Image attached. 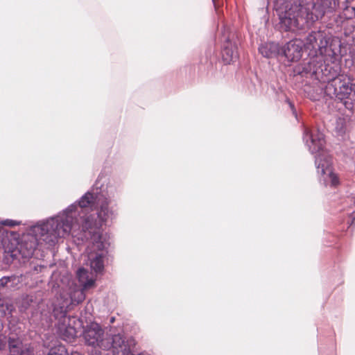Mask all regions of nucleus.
Masks as SVG:
<instances>
[{
	"label": "nucleus",
	"instance_id": "39448f33",
	"mask_svg": "<svg viewBox=\"0 0 355 355\" xmlns=\"http://www.w3.org/2000/svg\"><path fill=\"white\" fill-rule=\"evenodd\" d=\"M337 0H290V25L313 24L335 11Z\"/></svg>",
	"mask_w": 355,
	"mask_h": 355
},
{
	"label": "nucleus",
	"instance_id": "a878e982",
	"mask_svg": "<svg viewBox=\"0 0 355 355\" xmlns=\"http://www.w3.org/2000/svg\"><path fill=\"white\" fill-rule=\"evenodd\" d=\"M349 217L351 218L350 225L355 224V211L350 214Z\"/></svg>",
	"mask_w": 355,
	"mask_h": 355
},
{
	"label": "nucleus",
	"instance_id": "6e6552de",
	"mask_svg": "<svg viewBox=\"0 0 355 355\" xmlns=\"http://www.w3.org/2000/svg\"><path fill=\"white\" fill-rule=\"evenodd\" d=\"M288 51V42L284 44L276 42H266L260 45L259 52L265 58H276L278 61L283 63L286 67L288 62L287 51Z\"/></svg>",
	"mask_w": 355,
	"mask_h": 355
},
{
	"label": "nucleus",
	"instance_id": "a211bd4d",
	"mask_svg": "<svg viewBox=\"0 0 355 355\" xmlns=\"http://www.w3.org/2000/svg\"><path fill=\"white\" fill-rule=\"evenodd\" d=\"M47 355H69L66 347L62 344L52 347Z\"/></svg>",
	"mask_w": 355,
	"mask_h": 355
},
{
	"label": "nucleus",
	"instance_id": "f8f14e48",
	"mask_svg": "<svg viewBox=\"0 0 355 355\" xmlns=\"http://www.w3.org/2000/svg\"><path fill=\"white\" fill-rule=\"evenodd\" d=\"M73 320L74 324H80L81 322L79 319H76V317L69 316L68 324H66V321L61 322V325L59 327V331L61 338L67 342H71L77 336V331L76 327L72 325L70 322Z\"/></svg>",
	"mask_w": 355,
	"mask_h": 355
},
{
	"label": "nucleus",
	"instance_id": "dca6fc26",
	"mask_svg": "<svg viewBox=\"0 0 355 355\" xmlns=\"http://www.w3.org/2000/svg\"><path fill=\"white\" fill-rule=\"evenodd\" d=\"M76 275L80 287L83 289H88L94 286V280L92 278H89L88 271L84 268H80L77 270Z\"/></svg>",
	"mask_w": 355,
	"mask_h": 355
},
{
	"label": "nucleus",
	"instance_id": "f03ea898",
	"mask_svg": "<svg viewBox=\"0 0 355 355\" xmlns=\"http://www.w3.org/2000/svg\"><path fill=\"white\" fill-rule=\"evenodd\" d=\"M315 55L306 62H303L292 69V82L294 89L302 90L311 101H319L322 97L335 99L354 113L355 110V83L349 77L340 74L338 63L326 60L337 55ZM290 76L291 73H290Z\"/></svg>",
	"mask_w": 355,
	"mask_h": 355
},
{
	"label": "nucleus",
	"instance_id": "f257e3e1",
	"mask_svg": "<svg viewBox=\"0 0 355 355\" xmlns=\"http://www.w3.org/2000/svg\"><path fill=\"white\" fill-rule=\"evenodd\" d=\"M116 191L115 187L102 182L99 176L87 192L68 207V211L76 212V216L70 218V234L77 245L87 243L85 252L90 267L96 273L104 269L103 259L110 245V236L101 227L117 215L115 207L110 205Z\"/></svg>",
	"mask_w": 355,
	"mask_h": 355
},
{
	"label": "nucleus",
	"instance_id": "4468645a",
	"mask_svg": "<svg viewBox=\"0 0 355 355\" xmlns=\"http://www.w3.org/2000/svg\"><path fill=\"white\" fill-rule=\"evenodd\" d=\"M85 290L81 287L75 286L71 288L69 293V297H64V299L69 300V304H71V307L73 309V306L81 303L85 299Z\"/></svg>",
	"mask_w": 355,
	"mask_h": 355
},
{
	"label": "nucleus",
	"instance_id": "7c9ffc66",
	"mask_svg": "<svg viewBox=\"0 0 355 355\" xmlns=\"http://www.w3.org/2000/svg\"><path fill=\"white\" fill-rule=\"evenodd\" d=\"M212 1H213L214 4L215 5V0H212Z\"/></svg>",
	"mask_w": 355,
	"mask_h": 355
},
{
	"label": "nucleus",
	"instance_id": "1a4fd4ad",
	"mask_svg": "<svg viewBox=\"0 0 355 355\" xmlns=\"http://www.w3.org/2000/svg\"><path fill=\"white\" fill-rule=\"evenodd\" d=\"M274 8L279 22L276 28L282 33L288 32V0H275Z\"/></svg>",
	"mask_w": 355,
	"mask_h": 355
},
{
	"label": "nucleus",
	"instance_id": "0eeeda50",
	"mask_svg": "<svg viewBox=\"0 0 355 355\" xmlns=\"http://www.w3.org/2000/svg\"><path fill=\"white\" fill-rule=\"evenodd\" d=\"M82 337L85 345L94 348H107L110 344L107 341V334L100 324L91 322L83 326Z\"/></svg>",
	"mask_w": 355,
	"mask_h": 355
},
{
	"label": "nucleus",
	"instance_id": "9d476101",
	"mask_svg": "<svg viewBox=\"0 0 355 355\" xmlns=\"http://www.w3.org/2000/svg\"><path fill=\"white\" fill-rule=\"evenodd\" d=\"M107 341L110 346L103 348L104 350L112 349L113 355H129L130 348L125 341L124 338L119 334L113 335L111 338L107 336Z\"/></svg>",
	"mask_w": 355,
	"mask_h": 355
},
{
	"label": "nucleus",
	"instance_id": "9b49d317",
	"mask_svg": "<svg viewBox=\"0 0 355 355\" xmlns=\"http://www.w3.org/2000/svg\"><path fill=\"white\" fill-rule=\"evenodd\" d=\"M221 55L225 64H230L238 58L237 46L232 41L230 35L225 38L222 45Z\"/></svg>",
	"mask_w": 355,
	"mask_h": 355
},
{
	"label": "nucleus",
	"instance_id": "20e7f679",
	"mask_svg": "<svg viewBox=\"0 0 355 355\" xmlns=\"http://www.w3.org/2000/svg\"><path fill=\"white\" fill-rule=\"evenodd\" d=\"M304 140L311 154L315 155V165L318 173H321L320 184L325 187H336L340 184L338 177L332 170L331 156L324 150L325 139L323 133L318 130L306 131Z\"/></svg>",
	"mask_w": 355,
	"mask_h": 355
},
{
	"label": "nucleus",
	"instance_id": "412c9836",
	"mask_svg": "<svg viewBox=\"0 0 355 355\" xmlns=\"http://www.w3.org/2000/svg\"><path fill=\"white\" fill-rule=\"evenodd\" d=\"M319 355H336L334 349H326L324 347H318Z\"/></svg>",
	"mask_w": 355,
	"mask_h": 355
},
{
	"label": "nucleus",
	"instance_id": "ddd939ff",
	"mask_svg": "<svg viewBox=\"0 0 355 355\" xmlns=\"http://www.w3.org/2000/svg\"><path fill=\"white\" fill-rule=\"evenodd\" d=\"M72 308L69 304L68 299H64V295H60V300L58 304H55L53 309V315L55 319L58 320L60 322H64L68 318H67V313L71 311Z\"/></svg>",
	"mask_w": 355,
	"mask_h": 355
},
{
	"label": "nucleus",
	"instance_id": "b1692460",
	"mask_svg": "<svg viewBox=\"0 0 355 355\" xmlns=\"http://www.w3.org/2000/svg\"><path fill=\"white\" fill-rule=\"evenodd\" d=\"M17 355H32V351L29 347L26 346Z\"/></svg>",
	"mask_w": 355,
	"mask_h": 355
},
{
	"label": "nucleus",
	"instance_id": "423d86ee",
	"mask_svg": "<svg viewBox=\"0 0 355 355\" xmlns=\"http://www.w3.org/2000/svg\"><path fill=\"white\" fill-rule=\"evenodd\" d=\"M334 53L329 38L321 31L311 32L306 41L299 38L290 40V62H297L304 55L313 58L315 55H331Z\"/></svg>",
	"mask_w": 355,
	"mask_h": 355
},
{
	"label": "nucleus",
	"instance_id": "aec40b11",
	"mask_svg": "<svg viewBox=\"0 0 355 355\" xmlns=\"http://www.w3.org/2000/svg\"><path fill=\"white\" fill-rule=\"evenodd\" d=\"M277 96L279 101H284L288 103V97L287 96V89L279 87L277 91Z\"/></svg>",
	"mask_w": 355,
	"mask_h": 355
},
{
	"label": "nucleus",
	"instance_id": "7ed1b4c3",
	"mask_svg": "<svg viewBox=\"0 0 355 355\" xmlns=\"http://www.w3.org/2000/svg\"><path fill=\"white\" fill-rule=\"evenodd\" d=\"M75 216L76 212L68 211L67 207L57 216L32 226L28 234L24 236L17 245L19 254L24 259L32 257L37 245L42 241L53 246L60 238L70 234V218Z\"/></svg>",
	"mask_w": 355,
	"mask_h": 355
},
{
	"label": "nucleus",
	"instance_id": "5701e85b",
	"mask_svg": "<svg viewBox=\"0 0 355 355\" xmlns=\"http://www.w3.org/2000/svg\"><path fill=\"white\" fill-rule=\"evenodd\" d=\"M9 286V277L3 276L0 279V289Z\"/></svg>",
	"mask_w": 355,
	"mask_h": 355
},
{
	"label": "nucleus",
	"instance_id": "c85d7f7f",
	"mask_svg": "<svg viewBox=\"0 0 355 355\" xmlns=\"http://www.w3.org/2000/svg\"><path fill=\"white\" fill-rule=\"evenodd\" d=\"M91 355H101V354L99 352L95 351V353Z\"/></svg>",
	"mask_w": 355,
	"mask_h": 355
},
{
	"label": "nucleus",
	"instance_id": "6ab92c4d",
	"mask_svg": "<svg viewBox=\"0 0 355 355\" xmlns=\"http://www.w3.org/2000/svg\"><path fill=\"white\" fill-rule=\"evenodd\" d=\"M290 117L292 116L297 123H300L302 119L300 114L297 112L294 104L290 101Z\"/></svg>",
	"mask_w": 355,
	"mask_h": 355
},
{
	"label": "nucleus",
	"instance_id": "f3484780",
	"mask_svg": "<svg viewBox=\"0 0 355 355\" xmlns=\"http://www.w3.org/2000/svg\"><path fill=\"white\" fill-rule=\"evenodd\" d=\"M9 277V287L11 288H19L22 284L24 281V275H12Z\"/></svg>",
	"mask_w": 355,
	"mask_h": 355
},
{
	"label": "nucleus",
	"instance_id": "c756f323",
	"mask_svg": "<svg viewBox=\"0 0 355 355\" xmlns=\"http://www.w3.org/2000/svg\"><path fill=\"white\" fill-rule=\"evenodd\" d=\"M352 11L354 12V16L355 17V6L352 7Z\"/></svg>",
	"mask_w": 355,
	"mask_h": 355
},
{
	"label": "nucleus",
	"instance_id": "2eb2a0df",
	"mask_svg": "<svg viewBox=\"0 0 355 355\" xmlns=\"http://www.w3.org/2000/svg\"><path fill=\"white\" fill-rule=\"evenodd\" d=\"M8 349L10 355H17L27 345L24 344L21 339L16 336H9L8 339Z\"/></svg>",
	"mask_w": 355,
	"mask_h": 355
},
{
	"label": "nucleus",
	"instance_id": "cd10ccee",
	"mask_svg": "<svg viewBox=\"0 0 355 355\" xmlns=\"http://www.w3.org/2000/svg\"><path fill=\"white\" fill-rule=\"evenodd\" d=\"M114 321H115V318L114 317H111L110 318V323H113Z\"/></svg>",
	"mask_w": 355,
	"mask_h": 355
},
{
	"label": "nucleus",
	"instance_id": "bb28decb",
	"mask_svg": "<svg viewBox=\"0 0 355 355\" xmlns=\"http://www.w3.org/2000/svg\"><path fill=\"white\" fill-rule=\"evenodd\" d=\"M71 355H83V354L78 352L74 351V352H71Z\"/></svg>",
	"mask_w": 355,
	"mask_h": 355
},
{
	"label": "nucleus",
	"instance_id": "393cba45",
	"mask_svg": "<svg viewBox=\"0 0 355 355\" xmlns=\"http://www.w3.org/2000/svg\"><path fill=\"white\" fill-rule=\"evenodd\" d=\"M44 268V266H41V265H36V266H33V271L35 272L36 273H38L42 271V269Z\"/></svg>",
	"mask_w": 355,
	"mask_h": 355
},
{
	"label": "nucleus",
	"instance_id": "4be33fe9",
	"mask_svg": "<svg viewBox=\"0 0 355 355\" xmlns=\"http://www.w3.org/2000/svg\"><path fill=\"white\" fill-rule=\"evenodd\" d=\"M1 224L8 227H15L20 224V222L17 220L6 219L1 222Z\"/></svg>",
	"mask_w": 355,
	"mask_h": 355
}]
</instances>
